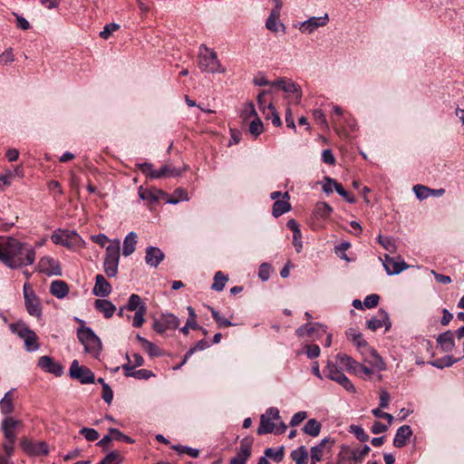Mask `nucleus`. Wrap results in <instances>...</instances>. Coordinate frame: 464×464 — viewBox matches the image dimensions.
I'll use <instances>...</instances> for the list:
<instances>
[{
    "instance_id": "obj_1",
    "label": "nucleus",
    "mask_w": 464,
    "mask_h": 464,
    "mask_svg": "<svg viewBox=\"0 0 464 464\" xmlns=\"http://www.w3.org/2000/svg\"><path fill=\"white\" fill-rule=\"evenodd\" d=\"M35 259L34 250L14 237L2 241L0 260L12 269L32 265Z\"/></svg>"
},
{
    "instance_id": "obj_2",
    "label": "nucleus",
    "mask_w": 464,
    "mask_h": 464,
    "mask_svg": "<svg viewBox=\"0 0 464 464\" xmlns=\"http://www.w3.org/2000/svg\"><path fill=\"white\" fill-rule=\"evenodd\" d=\"M286 425L281 420L277 408H268L261 415L260 425L257 428V434H283L286 430Z\"/></svg>"
},
{
    "instance_id": "obj_3",
    "label": "nucleus",
    "mask_w": 464,
    "mask_h": 464,
    "mask_svg": "<svg viewBox=\"0 0 464 464\" xmlns=\"http://www.w3.org/2000/svg\"><path fill=\"white\" fill-rule=\"evenodd\" d=\"M198 64L202 72L215 73L225 72V69L221 67L218 59L217 53L208 49L206 45L202 44L199 47V54Z\"/></svg>"
},
{
    "instance_id": "obj_4",
    "label": "nucleus",
    "mask_w": 464,
    "mask_h": 464,
    "mask_svg": "<svg viewBox=\"0 0 464 464\" xmlns=\"http://www.w3.org/2000/svg\"><path fill=\"white\" fill-rule=\"evenodd\" d=\"M77 336L87 353L92 354L95 358L100 355L102 347V342L90 327L81 326L77 330Z\"/></svg>"
},
{
    "instance_id": "obj_5",
    "label": "nucleus",
    "mask_w": 464,
    "mask_h": 464,
    "mask_svg": "<svg viewBox=\"0 0 464 464\" xmlns=\"http://www.w3.org/2000/svg\"><path fill=\"white\" fill-rule=\"evenodd\" d=\"M120 246L121 241L119 239H115L106 247L103 268L105 274L109 277H114L117 276L120 261Z\"/></svg>"
},
{
    "instance_id": "obj_6",
    "label": "nucleus",
    "mask_w": 464,
    "mask_h": 464,
    "mask_svg": "<svg viewBox=\"0 0 464 464\" xmlns=\"http://www.w3.org/2000/svg\"><path fill=\"white\" fill-rule=\"evenodd\" d=\"M12 333L17 334L24 342V347L27 352H34L39 349L38 337L24 323L19 322L9 325Z\"/></svg>"
},
{
    "instance_id": "obj_7",
    "label": "nucleus",
    "mask_w": 464,
    "mask_h": 464,
    "mask_svg": "<svg viewBox=\"0 0 464 464\" xmlns=\"http://www.w3.org/2000/svg\"><path fill=\"white\" fill-rule=\"evenodd\" d=\"M24 298L27 313L40 318L42 316L41 302L29 284L24 285Z\"/></svg>"
},
{
    "instance_id": "obj_8",
    "label": "nucleus",
    "mask_w": 464,
    "mask_h": 464,
    "mask_svg": "<svg viewBox=\"0 0 464 464\" xmlns=\"http://www.w3.org/2000/svg\"><path fill=\"white\" fill-rule=\"evenodd\" d=\"M325 376L340 385H342L346 391H353L354 387L350 380L338 369V367L328 362L325 368L324 369Z\"/></svg>"
},
{
    "instance_id": "obj_9",
    "label": "nucleus",
    "mask_w": 464,
    "mask_h": 464,
    "mask_svg": "<svg viewBox=\"0 0 464 464\" xmlns=\"http://www.w3.org/2000/svg\"><path fill=\"white\" fill-rule=\"evenodd\" d=\"M69 373L71 378L78 380L84 384L92 383L95 380L94 373L88 367L79 365L77 360L72 361Z\"/></svg>"
},
{
    "instance_id": "obj_10",
    "label": "nucleus",
    "mask_w": 464,
    "mask_h": 464,
    "mask_svg": "<svg viewBox=\"0 0 464 464\" xmlns=\"http://www.w3.org/2000/svg\"><path fill=\"white\" fill-rule=\"evenodd\" d=\"M179 320L172 314H162L160 318L155 319L152 328L158 334H163L167 330L176 329L179 326Z\"/></svg>"
},
{
    "instance_id": "obj_11",
    "label": "nucleus",
    "mask_w": 464,
    "mask_h": 464,
    "mask_svg": "<svg viewBox=\"0 0 464 464\" xmlns=\"http://www.w3.org/2000/svg\"><path fill=\"white\" fill-rule=\"evenodd\" d=\"M21 448L29 456H45L49 453V446L44 441H33L24 439L21 441Z\"/></svg>"
},
{
    "instance_id": "obj_12",
    "label": "nucleus",
    "mask_w": 464,
    "mask_h": 464,
    "mask_svg": "<svg viewBox=\"0 0 464 464\" xmlns=\"http://www.w3.org/2000/svg\"><path fill=\"white\" fill-rule=\"evenodd\" d=\"M80 238L75 231L57 230L51 236L52 241L56 245L72 247Z\"/></svg>"
},
{
    "instance_id": "obj_13",
    "label": "nucleus",
    "mask_w": 464,
    "mask_h": 464,
    "mask_svg": "<svg viewBox=\"0 0 464 464\" xmlns=\"http://www.w3.org/2000/svg\"><path fill=\"white\" fill-rule=\"evenodd\" d=\"M326 333V326L318 324H306L296 329L295 334L299 337L310 336L312 339L319 338Z\"/></svg>"
},
{
    "instance_id": "obj_14",
    "label": "nucleus",
    "mask_w": 464,
    "mask_h": 464,
    "mask_svg": "<svg viewBox=\"0 0 464 464\" xmlns=\"http://www.w3.org/2000/svg\"><path fill=\"white\" fill-rule=\"evenodd\" d=\"M392 323L390 321L387 312L380 309L377 314L367 321V327L372 331H376L382 326H385V331L391 328Z\"/></svg>"
},
{
    "instance_id": "obj_15",
    "label": "nucleus",
    "mask_w": 464,
    "mask_h": 464,
    "mask_svg": "<svg viewBox=\"0 0 464 464\" xmlns=\"http://www.w3.org/2000/svg\"><path fill=\"white\" fill-rule=\"evenodd\" d=\"M38 366L43 371L58 377L63 373V367L62 364L55 362L52 357L47 355H44L39 358Z\"/></svg>"
},
{
    "instance_id": "obj_16",
    "label": "nucleus",
    "mask_w": 464,
    "mask_h": 464,
    "mask_svg": "<svg viewBox=\"0 0 464 464\" xmlns=\"http://www.w3.org/2000/svg\"><path fill=\"white\" fill-rule=\"evenodd\" d=\"M334 440L332 439L331 437H325L323 440H321V441L318 444L313 446L310 450L311 459L313 460V462L321 461L323 459L324 450L325 449L330 450L331 448L334 446Z\"/></svg>"
},
{
    "instance_id": "obj_17",
    "label": "nucleus",
    "mask_w": 464,
    "mask_h": 464,
    "mask_svg": "<svg viewBox=\"0 0 464 464\" xmlns=\"http://www.w3.org/2000/svg\"><path fill=\"white\" fill-rule=\"evenodd\" d=\"M328 21L329 17L327 14L321 17H311L308 20L303 22L299 29L302 33L309 34H312L317 28L326 25Z\"/></svg>"
},
{
    "instance_id": "obj_18",
    "label": "nucleus",
    "mask_w": 464,
    "mask_h": 464,
    "mask_svg": "<svg viewBox=\"0 0 464 464\" xmlns=\"http://www.w3.org/2000/svg\"><path fill=\"white\" fill-rule=\"evenodd\" d=\"M383 266L388 275H398L406 268H408V265L401 260H395L391 257L389 255H384Z\"/></svg>"
},
{
    "instance_id": "obj_19",
    "label": "nucleus",
    "mask_w": 464,
    "mask_h": 464,
    "mask_svg": "<svg viewBox=\"0 0 464 464\" xmlns=\"http://www.w3.org/2000/svg\"><path fill=\"white\" fill-rule=\"evenodd\" d=\"M21 425V421L13 417H5L1 424V430L5 439H16V429Z\"/></svg>"
},
{
    "instance_id": "obj_20",
    "label": "nucleus",
    "mask_w": 464,
    "mask_h": 464,
    "mask_svg": "<svg viewBox=\"0 0 464 464\" xmlns=\"http://www.w3.org/2000/svg\"><path fill=\"white\" fill-rule=\"evenodd\" d=\"M251 454V441L244 439L240 442V448L237 455L231 459L230 464H246Z\"/></svg>"
},
{
    "instance_id": "obj_21",
    "label": "nucleus",
    "mask_w": 464,
    "mask_h": 464,
    "mask_svg": "<svg viewBox=\"0 0 464 464\" xmlns=\"http://www.w3.org/2000/svg\"><path fill=\"white\" fill-rule=\"evenodd\" d=\"M164 257V253L159 247L148 246L146 248L145 261L150 266L158 267Z\"/></svg>"
},
{
    "instance_id": "obj_22",
    "label": "nucleus",
    "mask_w": 464,
    "mask_h": 464,
    "mask_svg": "<svg viewBox=\"0 0 464 464\" xmlns=\"http://www.w3.org/2000/svg\"><path fill=\"white\" fill-rule=\"evenodd\" d=\"M412 434V430L409 425L401 426L395 433L393 439V446L396 448L404 447L409 441L411 436Z\"/></svg>"
},
{
    "instance_id": "obj_23",
    "label": "nucleus",
    "mask_w": 464,
    "mask_h": 464,
    "mask_svg": "<svg viewBox=\"0 0 464 464\" xmlns=\"http://www.w3.org/2000/svg\"><path fill=\"white\" fill-rule=\"evenodd\" d=\"M111 292V284L105 279L102 275H97L95 277V285L93 287V294L96 296L106 297Z\"/></svg>"
},
{
    "instance_id": "obj_24",
    "label": "nucleus",
    "mask_w": 464,
    "mask_h": 464,
    "mask_svg": "<svg viewBox=\"0 0 464 464\" xmlns=\"http://www.w3.org/2000/svg\"><path fill=\"white\" fill-rule=\"evenodd\" d=\"M40 266L43 272L47 276H61L62 269L59 264L50 257H44L40 261Z\"/></svg>"
},
{
    "instance_id": "obj_25",
    "label": "nucleus",
    "mask_w": 464,
    "mask_h": 464,
    "mask_svg": "<svg viewBox=\"0 0 464 464\" xmlns=\"http://www.w3.org/2000/svg\"><path fill=\"white\" fill-rule=\"evenodd\" d=\"M437 343L443 352H451L455 347V342L452 332L449 330L439 334L437 337Z\"/></svg>"
},
{
    "instance_id": "obj_26",
    "label": "nucleus",
    "mask_w": 464,
    "mask_h": 464,
    "mask_svg": "<svg viewBox=\"0 0 464 464\" xmlns=\"http://www.w3.org/2000/svg\"><path fill=\"white\" fill-rule=\"evenodd\" d=\"M271 86H277L285 92L296 93V98L301 99V92L297 84L291 80L278 79L271 83Z\"/></svg>"
},
{
    "instance_id": "obj_27",
    "label": "nucleus",
    "mask_w": 464,
    "mask_h": 464,
    "mask_svg": "<svg viewBox=\"0 0 464 464\" xmlns=\"http://www.w3.org/2000/svg\"><path fill=\"white\" fill-rule=\"evenodd\" d=\"M50 293L58 299H63L68 295L69 286L63 280H54L51 283Z\"/></svg>"
},
{
    "instance_id": "obj_28",
    "label": "nucleus",
    "mask_w": 464,
    "mask_h": 464,
    "mask_svg": "<svg viewBox=\"0 0 464 464\" xmlns=\"http://www.w3.org/2000/svg\"><path fill=\"white\" fill-rule=\"evenodd\" d=\"M283 200H276L273 205L272 214L275 218H278L283 214L288 212L291 208V205L287 201L289 199L288 192H285L283 195Z\"/></svg>"
},
{
    "instance_id": "obj_29",
    "label": "nucleus",
    "mask_w": 464,
    "mask_h": 464,
    "mask_svg": "<svg viewBox=\"0 0 464 464\" xmlns=\"http://www.w3.org/2000/svg\"><path fill=\"white\" fill-rule=\"evenodd\" d=\"M94 306L96 310L102 313L106 318H111L116 311V306L107 299L95 300Z\"/></svg>"
},
{
    "instance_id": "obj_30",
    "label": "nucleus",
    "mask_w": 464,
    "mask_h": 464,
    "mask_svg": "<svg viewBox=\"0 0 464 464\" xmlns=\"http://www.w3.org/2000/svg\"><path fill=\"white\" fill-rule=\"evenodd\" d=\"M279 16L280 14H276V12L270 13L266 22V27L269 31L273 33H277L279 31H282L283 33L285 32V26L279 21Z\"/></svg>"
},
{
    "instance_id": "obj_31",
    "label": "nucleus",
    "mask_w": 464,
    "mask_h": 464,
    "mask_svg": "<svg viewBox=\"0 0 464 464\" xmlns=\"http://www.w3.org/2000/svg\"><path fill=\"white\" fill-rule=\"evenodd\" d=\"M333 208L325 202L316 203L314 209V216L317 219L326 220L333 213Z\"/></svg>"
},
{
    "instance_id": "obj_32",
    "label": "nucleus",
    "mask_w": 464,
    "mask_h": 464,
    "mask_svg": "<svg viewBox=\"0 0 464 464\" xmlns=\"http://www.w3.org/2000/svg\"><path fill=\"white\" fill-rule=\"evenodd\" d=\"M137 234L134 232H130L123 241L122 254L124 256H130L136 248L137 245Z\"/></svg>"
},
{
    "instance_id": "obj_33",
    "label": "nucleus",
    "mask_w": 464,
    "mask_h": 464,
    "mask_svg": "<svg viewBox=\"0 0 464 464\" xmlns=\"http://www.w3.org/2000/svg\"><path fill=\"white\" fill-rule=\"evenodd\" d=\"M182 173V169L171 167L170 165H164L157 172H153V179H160L163 177H178Z\"/></svg>"
},
{
    "instance_id": "obj_34",
    "label": "nucleus",
    "mask_w": 464,
    "mask_h": 464,
    "mask_svg": "<svg viewBox=\"0 0 464 464\" xmlns=\"http://www.w3.org/2000/svg\"><path fill=\"white\" fill-rule=\"evenodd\" d=\"M336 362L355 374L359 362L352 357L345 353H338L336 355Z\"/></svg>"
},
{
    "instance_id": "obj_35",
    "label": "nucleus",
    "mask_w": 464,
    "mask_h": 464,
    "mask_svg": "<svg viewBox=\"0 0 464 464\" xmlns=\"http://www.w3.org/2000/svg\"><path fill=\"white\" fill-rule=\"evenodd\" d=\"M291 458L295 464H307L308 450L305 446H300L292 450Z\"/></svg>"
},
{
    "instance_id": "obj_36",
    "label": "nucleus",
    "mask_w": 464,
    "mask_h": 464,
    "mask_svg": "<svg viewBox=\"0 0 464 464\" xmlns=\"http://www.w3.org/2000/svg\"><path fill=\"white\" fill-rule=\"evenodd\" d=\"M303 430L305 434L316 437L321 431V423L315 419H310L304 426Z\"/></svg>"
},
{
    "instance_id": "obj_37",
    "label": "nucleus",
    "mask_w": 464,
    "mask_h": 464,
    "mask_svg": "<svg viewBox=\"0 0 464 464\" xmlns=\"http://www.w3.org/2000/svg\"><path fill=\"white\" fill-rule=\"evenodd\" d=\"M370 450L371 448L368 445H364L362 448L352 449L349 451V459L355 463L360 462L370 452Z\"/></svg>"
},
{
    "instance_id": "obj_38",
    "label": "nucleus",
    "mask_w": 464,
    "mask_h": 464,
    "mask_svg": "<svg viewBox=\"0 0 464 464\" xmlns=\"http://www.w3.org/2000/svg\"><path fill=\"white\" fill-rule=\"evenodd\" d=\"M209 347V343L208 342H207L206 340L202 339L200 341H198L193 347H191L187 353L186 354L184 355V358H183V361L181 362V363L176 367V369H179L180 368L181 365L185 364L186 362L188 361V359L194 353H196L197 351H203L207 348Z\"/></svg>"
},
{
    "instance_id": "obj_39",
    "label": "nucleus",
    "mask_w": 464,
    "mask_h": 464,
    "mask_svg": "<svg viewBox=\"0 0 464 464\" xmlns=\"http://www.w3.org/2000/svg\"><path fill=\"white\" fill-rule=\"evenodd\" d=\"M171 449L178 452V454H187L191 458H198L199 456V450L191 448L189 446L175 444L171 446Z\"/></svg>"
},
{
    "instance_id": "obj_40",
    "label": "nucleus",
    "mask_w": 464,
    "mask_h": 464,
    "mask_svg": "<svg viewBox=\"0 0 464 464\" xmlns=\"http://www.w3.org/2000/svg\"><path fill=\"white\" fill-rule=\"evenodd\" d=\"M228 277L225 276L222 272L218 271L215 274L214 283L212 285V289L218 292H220L224 289L226 283L227 282Z\"/></svg>"
},
{
    "instance_id": "obj_41",
    "label": "nucleus",
    "mask_w": 464,
    "mask_h": 464,
    "mask_svg": "<svg viewBox=\"0 0 464 464\" xmlns=\"http://www.w3.org/2000/svg\"><path fill=\"white\" fill-rule=\"evenodd\" d=\"M265 457H269L271 458L276 463H279L283 460L284 459V448L283 447H280L278 449H272V448H267L266 450H265Z\"/></svg>"
},
{
    "instance_id": "obj_42",
    "label": "nucleus",
    "mask_w": 464,
    "mask_h": 464,
    "mask_svg": "<svg viewBox=\"0 0 464 464\" xmlns=\"http://www.w3.org/2000/svg\"><path fill=\"white\" fill-rule=\"evenodd\" d=\"M264 115H265L266 119L271 120L272 123L275 126L278 127L281 125L280 117H279L278 113L276 112V108L274 107L272 102H269L267 104L266 114H264Z\"/></svg>"
},
{
    "instance_id": "obj_43",
    "label": "nucleus",
    "mask_w": 464,
    "mask_h": 464,
    "mask_svg": "<svg viewBox=\"0 0 464 464\" xmlns=\"http://www.w3.org/2000/svg\"><path fill=\"white\" fill-rule=\"evenodd\" d=\"M329 182H333L334 184V188L335 189V191L341 196L343 197L347 202L349 203H354L355 202V198L353 196H351L342 186V184L336 182L334 179H328Z\"/></svg>"
},
{
    "instance_id": "obj_44",
    "label": "nucleus",
    "mask_w": 464,
    "mask_h": 464,
    "mask_svg": "<svg viewBox=\"0 0 464 464\" xmlns=\"http://www.w3.org/2000/svg\"><path fill=\"white\" fill-rule=\"evenodd\" d=\"M459 359H455L453 356L451 355H447L443 358H440V359H438V360H435L434 362H431V364L437 368H444V367H450L451 366L452 364H454L455 362H459Z\"/></svg>"
},
{
    "instance_id": "obj_45",
    "label": "nucleus",
    "mask_w": 464,
    "mask_h": 464,
    "mask_svg": "<svg viewBox=\"0 0 464 464\" xmlns=\"http://www.w3.org/2000/svg\"><path fill=\"white\" fill-rule=\"evenodd\" d=\"M211 314H212V316L214 318V320L216 321V323L218 324V326L219 328L221 327H228V326H232L233 324L227 318H225L224 316H222L219 312H218L217 310H215L213 307H208Z\"/></svg>"
},
{
    "instance_id": "obj_46",
    "label": "nucleus",
    "mask_w": 464,
    "mask_h": 464,
    "mask_svg": "<svg viewBox=\"0 0 464 464\" xmlns=\"http://www.w3.org/2000/svg\"><path fill=\"white\" fill-rule=\"evenodd\" d=\"M145 305L144 303L141 302V298L140 295L136 294H132L128 301L125 308L129 311H137L140 306Z\"/></svg>"
},
{
    "instance_id": "obj_47",
    "label": "nucleus",
    "mask_w": 464,
    "mask_h": 464,
    "mask_svg": "<svg viewBox=\"0 0 464 464\" xmlns=\"http://www.w3.org/2000/svg\"><path fill=\"white\" fill-rule=\"evenodd\" d=\"M147 312L146 305L140 306L134 314L132 325L136 328H140L145 322L144 315Z\"/></svg>"
},
{
    "instance_id": "obj_48",
    "label": "nucleus",
    "mask_w": 464,
    "mask_h": 464,
    "mask_svg": "<svg viewBox=\"0 0 464 464\" xmlns=\"http://www.w3.org/2000/svg\"><path fill=\"white\" fill-rule=\"evenodd\" d=\"M346 334L348 338L351 339L358 347L367 346V343L363 340L361 333H358L353 329H349Z\"/></svg>"
},
{
    "instance_id": "obj_49",
    "label": "nucleus",
    "mask_w": 464,
    "mask_h": 464,
    "mask_svg": "<svg viewBox=\"0 0 464 464\" xmlns=\"http://www.w3.org/2000/svg\"><path fill=\"white\" fill-rule=\"evenodd\" d=\"M122 458L117 451H111L108 453L99 464H121Z\"/></svg>"
},
{
    "instance_id": "obj_50",
    "label": "nucleus",
    "mask_w": 464,
    "mask_h": 464,
    "mask_svg": "<svg viewBox=\"0 0 464 464\" xmlns=\"http://www.w3.org/2000/svg\"><path fill=\"white\" fill-rule=\"evenodd\" d=\"M413 191L419 199H425L431 196L433 193L431 188H429L423 185H415L413 187Z\"/></svg>"
},
{
    "instance_id": "obj_51",
    "label": "nucleus",
    "mask_w": 464,
    "mask_h": 464,
    "mask_svg": "<svg viewBox=\"0 0 464 464\" xmlns=\"http://www.w3.org/2000/svg\"><path fill=\"white\" fill-rule=\"evenodd\" d=\"M153 375L152 372L147 369L136 370L133 372H126L127 377H134L139 380H148Z\"/></svg>"
},
{
    "instance_id": "obj_52",
    "label": "nucleus",
    "mask_w": 464,
    "mask_h": 464,
    "mask_svg": "<svg viewBox=\"0 0 464 464\" xmlns=\"http://www.w3.org/2000/svg\"><path fill=\"white\" fill-rule=\"evenodd\" d=\"M350 432H352L362 442H365L369 440L368 434L359 425H352L350 427Z\"/></svg>"
},
{
    "instance_id": "obj_53",
    "label": "nucleus",
    "mask_w": 464,
    "mask_h": 464,
    "mask_svg": "<svg viewBox=\"0 0 464 464\" xmlns=\"http://www.w3.org/2000/svg\"><path fill=\"white\" fill-rule=\"evenodd\" d=\"M263 122L258 117L253 120L249 124V131L255 137L260 135L263 132Z\"/></svg>"
},
{
    "instance_id": "obj_54",
    "label": "nucleus",
    "mask_w": 464,
    "mask_h": 464,
    "mask_svg": "<svg viewBox=\"0 0 464 464\" xmlns=\"http://www.w3.org/2000/svg\"><path fill=\"white\" fill-rule=\"evenodd\" d=\"M80 434H82V436H84V438L88 440V441H94L96 440H98L99 438V433L96 430L92 429V428H82L80 430Z\"/></svg>"
},
{
    "instance_id": "obj_55",
    "label": "nucleus",
    "mask_w": 464,
    "mask_h": 464,
    "mask_svg": "<svg viewBox=\"0 0 464 464\" xmlns=\"http://www.w3.org/2000/svg\"><path fill=\"white\" fill-rule=\"evenodd\" d=\"M120 28V25L115 23H111L103 27V30L100 33V36L102 39H108L113 32H116Z\"/></svg>"
},
{
    "instance_id": "obj_56",
    "label": "nucleus",
    "mask_w": 464,
    "mask_h": 464,
    "mask_svg": "<svg viewBox=\"0 0 464 464\" xmlns=\"http://www.w3.org/2000/svg\"><path fill=\"white\" fill-rule=\"evenodd\" d=\"M371 354L372 356V361L371 362V364L379 371L384 370L385 363L383 362L382 357L377 353V352L373 349H371Z\"/></svg>"
},
{
    "instance_id": "obj_57",
    "label": "nucleus",
    "mask_w": 464,
    "mask_h": 464,
    "mask_svg": "<svg viewBox=\"0 0 464 464\" xmlns=\"http://www.w3.org/2000/svg\"><path fill=\"white\" fill-rule=\"evenodd\" d=\"M109 432L113 435V439L114 440H123V441H125L127 443H130V444L134 442V440L130 437L123 434L121 431H120L117 429L111 428L109 430Z\"/></svg>"
},
{
    "instance_id": "obj_58",
    "label": "nucleus",
    "mask_w": 464,
    "mask_h": 464,
    "mask_svg": "<svg viewBox=\"0 0 464 464\" xmlns=\"http://www.w3.org/2000/svg\"><path fill=\"white\" fill-rule=\"evenodd\" d=\"M304 349L307 357L310 359L317 358L320 355V348L316 344H306Z\"/></svg>"
},
{
    "instance_id": "obj_59",
    "label": "nucleus",
    "mask_w": 464,
    "mask_h": 464,
    "mask_svg": "<svg viewBox=\"0 0 464 464\" xmlns=\"http://www.w3.org/2000/svg\"><path fill=\"white\" fill-rule=\"evenodd\" d=\"M143 348L149 353V355L151 357L160 356L161 354L160 348L150 341H148L143 345Z\"/></svg>"
},
{
    "instance_id": "obj_60",
    "label": "nucleus",
    "mask_w": 464,
    "mask_h": 464,
    "mask_svg": "<svg viewBox=\"0 0 464 464\" xmlns=\"http://www.w3.org/2000/svg\"><path fill=\"white\" fill-rule=\"evenodd\" d=\"M380 297L376 294H372L364 298L363 304L367 308H373L378 305Z\"/></svg>"
},
{
    "instance_id": "obj_61",
    "label": "nucleus",
    "mask_w": 464,
    "mask_h": 464,
    "mask_svg": "<svg viewBox=\"0 0 464 464\" xmlns=\"http://www.w3.org/2000/svg\"><path fill=\"white\" fill-rule=\"evenodd\" d=\"M14 61V55L11 48L0 54V65H6Z\"/></svg>"
},
{
    "instance_id": "obj_62",
    "label": "nucleus",
    "mask_w": 464,
    "mask_h": 464,
    "mask_svg": "<svg viewBox=\"0 0 464 464\" xmlns=\"http://www.w3.org/2000/svg\"><path fill=\"white\" fill-rule=\"evenodd\" d=\"M141 172L153 179V172H157V169H153V165L148 162L140 163L137 165Z\"/></svg>"
},
{
    "instance_id": "obj_63",
    "label": "nucleus",
    "mask_w": 464,
    "mask_h": 464,
    "mask_svg": "<svg viewBox=\"0 0 464 464\" xmlns=\"http://www.w3.org/2000/svg\"><path fill=\"white\" fill-rule=\"evenodd\" d=\"M382 409L383 408H373L372 412L374 415V417L386 419L388 420V423L391 424L393 420V416L390 413L384 412Z\"/></svg>"
},
{
    "instance_id": "obj_64",
    "label": "nucleus",
    "mask_w": 464,
    "mask_h": 464,
    "mask_svg": "<svg viewBox=\"0 0 464 464\" xmlns=\"http://www.w3.org/2000/svg\"><path fill=\"white\" fill-rule=\"evenodd\" d=\"M270 270H271V267H270V266L268 264H266V263L262 264L260 266L259 271H258L259 277L263 281H267L269 279V276H270Z\"/></svg>"
}]
</instances>
